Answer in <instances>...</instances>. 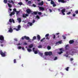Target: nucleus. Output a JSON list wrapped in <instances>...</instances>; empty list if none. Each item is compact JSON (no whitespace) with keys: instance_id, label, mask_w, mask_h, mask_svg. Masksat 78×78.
I'll return each mask as SVG.
<instances>
[{"instance_id":"obj_23","label":"nucleus","mask_w":78,"mask_h":78,"mask_svg":"<svg viewBox=\"0 0 78 78\" xmlns=\"http://www.w3.org/2000/svg\"><path fill=\"white\" fill-rule=\"evenodd\" d=\"M8 5L9 8H12V5L9 3H8Z\"/></svg>"},{"instance_id":"obj_37","label":"nucleus","mask_w":78,"mask_h":78,"mask_svg":"<svg viewBox=\"0 0 78 78\" xmlns=\"http://www.w3.org/2000/svg\"><path fill=\"white\" fill-rule=\"evenodd\" d=\"M36 39V36H34L33 37V39L34 40H35Z\"/></svg>"},{"instance_id":"obj_35","label":"nucleus","mask_w":78,"mask_h":78,"mask_svg":"<svg viewBox=\"0 0 78 78\" xmlns=\"http://www.w3.org/2000/svg\"><path fill=\"white\" fill-rule=\"evenodd\" d=\"M53 5V7H55V6H56V5L55 4V3Z\"/></svg>"},{"instance_id":"obj_50","label":"nucleus","mask_w":78,"mask_h":78,"mask_svg":"<svg viewBox=\"0 0 78 78\" xmlns=\"http://www.w3.org/2000/svg\"><path fill=\"white\" fill-rule=\"evenodd\" d=\"M70 60L71 61H73V59L72 58H70Z\"/></svg>"},{"instance_id":"obj_22","label":"nucleus","mask_w":78,"mask_h":78,"mask_svg":"<svg viewBox=\"0 0 78 78\" xmlns=\"http://www.w3.org/2000/svg\"><path fill=\"white\" fill-rule=\"evenodd\" d=\"M27 51H28V52H31V51H32V50L30 48H27Z\"/></svg>"},{"instance_id":"obj_42","label":"nucleus","mask_w":78,"mask_h":78,"mask_svg":"<svg viewBox=\"0 0 78 78\" xmlns=\"http://www.w3.org/2000/svg\"><path fill=\"white\" fill-rule=\"evenodd\" d=\"M75 13L76 14H78V10H76L75 11Z\"/></svg>"},{"instance_id":"obj_40","label":"nucleus","mask_w":78,"mask_h":78,"mask_svg":"<svg viewBox=\"0 0 78 78\" xmlns=\"http://www.w3.org/2000/svg\"><path fill=\"white\" fill-rule=\"evenodd\" d=\"M71 14V12H69L67 13V15H69V14Z\"/></svg>"},{"instance_id":"obj_56","label":"nucleus","mask_w":78,"mask_h":78,"mask_svg":"<svg viewBox=\"0 0 78 78\" xmlns=\"http://www.w3.org/2000/svg\"><path fill=\"white\" fill-rule=\"evenodd\" d=\"M33 6H34V7H36V5L35 4H33Z\"/></svg>"},{"instance_id":"obj_15","label":"nucleus","mask_w":78,"mask_h":78,"mask_svg":"<svg viewBox=\"0 0 78 78\" xmlns=\"http://www.w3.org/2000/svg\"><path fill=\"white\" fill-rule=\"evenodd\" d=\"M38 5L41 6H42L44 5V2L42 1L41 2L38 3Z\"/></svg>"},{"instance_id":"obj_11","label":"nucleus","mask_w":78,"mask_h":78,"mask_svg":"<svg viewBox=\"0 0 78 78\" xmlns=\"http://www.w3.org/2000/svg\"><path fill=\"white\" fill-rule=\"evenodd\" d=\"M48 36H49V34H48L45 35V37H46V39H47V40H49L50 39V38L48 37Z\"/></svg>"},{"instance_id":"obj_14","label":"nucleus","mask_w":78,"mask_h":78,"mask_svg":"<svg viewBox=\"0 0 78 78\" xmlns=\"http://www.w3.org/2000/svg\"><path fill=\"white\" fill-rule=\"evenodd\" d=\"M8 2H9V3H12L13 4H14V2L12 0H8Z\"/></svg>"},{"instance_id":"obj_2","label":"nucleus","mask_w":78,"mask_h":78,"mask_svg":"<svg viewBox=\"0 0 78 78\" xmlns=\"http://www.w3.org/2000/svg\"><path fill=\"white\" fill-rule=\"evenodd\" d=\"M39 14V15H41L42 14V12H38L37 11H34L33 12V13H31V15H37V14Z\"/></svg>"},{"instance_id":"obj_44","label":"nucleus","mask_w":78,"mask_h":78,"mask_svg":"<svg viewBox=\"0 0 78 78\" xmlns=\"http://www.w3.org/2000/svg\"><path fill=\"white\" fill-rule=\"evenodd\" d=\"M14 63H16V59H14L13 61Z\"/></svg>"},{"instance_id":"obj_39","label":"nucleus","mask_w":78,"mask_h":78,"mask_svg":"<svg viewBox=\"0 0 78 78\" xmlns=\"http://www.w3.org/2000/svg\"><path fill=\"white\" fill-rule=\"evenodd\" d=\"M58 53L59 55H61L62 53V51H60V52H58Z\"/></svg>"},{"instance_id":"obj_20","label":"nucleus","mask_w":78,"mask_h":78,"mask_svg":"<svg viewBox=\"0 0 78 78\" xmlns=\"http://www.w3.org/2000/svg\"><path fill=\"white\" fill-rule=\"evenodd\" d=\"M66 50H68L69 49V45L67 44L66 45L65 47Z\"/></svg>"},{"instance_id":"obj_31","label":"nucleus","mask_w":78,"mask_h":78,"mask_svg":"<svg viewBox=\"0 0 78 78\" xmlns=\"http://www.w3.org/2000/svg\"><path fill=\"white\" fill-rule=\"evenodd\" d=\"M13 12H16L17 11V9H16V8H14L13 9Z\"/></svg>"},{"instance_id":"obj_29","label":"nucleus","mask_w":78,"mask_h":78,"mask_svg":"<svg viewBox=\"0 0 78 78\" xmlns=\"http://www.w3.org/2000/svg\"><path fill=\"white\" fill-rule=\"evenodd\" d=\"M4 3H7V2H8V0H4Z\"/></svg>"},{"instance_id":"obj_32","label":"nucleus","mask_w":78,"mask_h":78,"mask_svg":"<svg viewBox=\"0 0 78 78\" xmlns=\"http://www.w3.org/2000/svg\"><path fill=\"white\" fill-rule=\"evenodd\" d=\"M47 48L48 50H50L51 49V47L50 46H48L47 47Z\"/></svg>"},{"instance_id":"obj_55","label":"nucleus","mask_w":78,"mask_h":78,"mask_svg":"<svg viewBox=\"0 0 78 78\" xmlns=\"http://www.w3.org/2000/svg\"><path fill=\"white\" fill-rule=\"evenodd\" d=\"M0 45H1V47H3L4 45H3V44H1Z\"/></svg>"},{"instance_id":"obj_45","label":"nucleus","mask_w":78,"mask_h":78,"mask_svg":"<svg viewBox=\"0 0 78 78\" xmlns=\"http://www.w3.org/2000/svg\"><path fill=\"white\" fill-rule=\"evenodd\" d=\"M57 59H58V58L57 57H55V58L54 59V60H57Z\"/></svg>"},{"instance_id":"obj_49","label":"nucleus","mask_w":78,"mask_h":78,"mask_svg":"<svg viewBox=\"0 0 78 78\" xmlns=\"http://www.w3.org/2000/svg\"><path fill=\"white\" fill-rule=\"evenodd\" d=\"M56 37V36H55V35H54V36H53V39H55Z\"/></svg>"},{"instance_id":"obj_26","label":"nucleus","mask_w":78,"mask_h":78,"mask_svg":"<svg viewBox=\"0 0 78 78\" xmlns=\"http://www.w3.org/2000/svg\"><path fill=\"white\" fill-rule=\"evenodd\" d=\"M28 24H29V25H30V26H32V25H33V23L29 22L28 23Z\"/></svg>"},{"instance_id":"obj_51","label":"nucleus","mask_w":78,"mask_h":78,"mask_svg":"<svg viewBox=\"0 0 78 78\" xmlns=\"http://www.w3.org/2000/svg\"><path fill=\"white\" fill-rule=\"evenodd\" d=\"M73 17H75V16H76V14H73Z\"/></svg>"},{"instance_id":"obj_18","label":"nucleus","mask_w":78,"mask_h":78,"mask_svg":"<svg viewBox=\"0 0 78 78\" xmlns=\"http://www.w3.org/2000/svg\"><path fill=\"white\" fill-rule=\"evenodd\" d=\"M69 42L70 44H72L74 43V41L73 40H71L69 41Z\"/></svg>"},{"instance_id":"obj_4","label":"nucleus","mask_w":78,"mask_h":78,"mask_svg":"<svg viewBox=\"0 0 78 78\" xmlns=\"http://www.w3.org/2000/svg\"><path fill=\"white\" fill-rule=\"evenodd\" d=\"M0 55H1L2 57H5V56H6L5 54H6V52H3L2 51H0Z\"/></svg>"},{"instance_id":"obj_9","label":"nucleus","mask_w":78,"mask_h":78,"mask_svg":"<svg viewBox=\"0 0 78 78\" xmlns=\"http://www.w3.org/2000/svg\"><path fill=\"white\" fill-rule=\"evenodd\" d=\"M35 49V48H33V51H34V53L35 54H37L38 53V51H35L34 50Z\"/></svg>"},{"instance_id":"obj_21","label":"nucleus","mask_w":78,"mask_h":78,"mask_svg":"<svg viewBox=\"0 0 78 78\" xmlns=\"http://www.w3.org/2000/svg\"><path fill=\"white\" fill-rule=\"evenodd\" d=\"M33 47V44H30L29 46V48H32Z\"/></svg>"},{"instance_id":"obj_13","label":"nucleus","mask_w":78,"mask_h":78,"mask_svg":"<svg viewBox=\"0 0 78 78\" xmlns=\"http://www.w3.org/2000/svg\"><path fill=\"white\" fill-rule=\"evenodd\" d=\"M58 2H61V3H66V1L64 0H58Z\"/></svg>"},{"instance_id":"obj_59","label":"nucleus","mask_w":78,"mask_h":78,"mask_svg":"<svg viewBox=\"0 0 78 78\" xmlns=\"http://www.w3.org/2000/svg\"><path fill=\"white\" fill-rule=\"evenodd\" d=\"M58 10L59 12H60V11H61V9H58Z\"/></svg>"},{"instance_id":"obj_64","label":"nucleus","mask_w":78,"mask_h":78,"mask_svg":"<svg viewBox=\"0 0 78 78\" xmlns=\"http://www.w3.org/2000/svg\"><path fill=\"white\" fill-rule=\"evenodd\" d=\"M9 10H10V11H12V9H10V8H9Z\"/></svg>"},{"instance_id":"obj_34","label":"nucleus","mask_w":78,"mask_h":78,"mask_svg":"<svg viewBox=\"0 0 78 78\" xmlns=\"http://www.w3.org/2000/svg\"><path fill=\"white\" fill-rule=\"evenodd\" d=\"M42 46L41 45H39L38 46V48H42Z\"/></svg>"},{"instance_id":"obj_53","label":"nucleus","mask_w":78,"mask_h":78,"mask_svg":"<svg viewBox=\"0 0 78 78\" xmlns=\"http://www.w3.org/2000/svg\"><path fill=\"white\" fill-rule=\"evenodd\" d=\"M18 48H19V49H21L22 48V47L19 46Z\"/></svg>"},{"instance_id":"obj_5","label":"nucleus","mask_w":78,"mask_h":78,"mask_svg":"<svg viewBox=\"0 0 78 78\" xmlns=\"http://www.w3.org/2000/svg\"><path fill=\"white\" fill-rule=\"evenodd\" d=\"M21 39L22 40H24V39H25L26 40H30V37L27 36H24L22 37Z\"/></svg>"},{"instance_id":"obj_33","label":"nucleus","mask_w":78,"mask_h":78,"mask_svg":"<svg viewBox=\"0 0 78 78\" xmlns=\"http://www.w3.org/2000/svg\"><path fill=\"white\" fill-rule=\"evenodd\" d=\"M69 67H67L66 69H65V70H66V71H69Z\"/></svg>"},{"instance_id":"obj_38","label":"nucleus","mask_w":78,"mask_h":78,"mask_svg":"<svg viewBox=\"0 0 78 78\" xmlns=\"http://www.w3.org/2000/svg\"><path fill=\"white\" fill-rule=\"evenodd\" d=\"M16 12V14H18L20 12V11H17Z\"/></svg>"},{"instance_id":"obj_6","label":"nucleus","mask_w":78,"mask_h":78,"mask_svg":"<svg viewBox=\"0 0 78 78\" xmlns=\"http://www.w3.org/2000/svg\"><path fill=\"white\" fill-rule=\"evenodd\" d=\"M26 12L27 14H30V13H31L32 11L30 9H27L26 10Z\"/></svg>"},{"instance_id":"obj_47","label":"nucleus","mask_w":78,"mask_h":78,"mask_svg":"<svg viewBox=\"0 0 78 78\" xmlns=\"http://www.w3.org/2000/svg\"><path fill=\"white\" fill-rule=\"evenodd\" d=\"M62 37H63V39H66V37H65V36H63Z\"/></svg>"},{"instance_id":"obj_3","label":"nucleus","mask_w":78,"mask_h":78,"mask_svg":"<svg viewBox=\"0 0 78 78\" xmlns=\"http://www.w3.org/2000/svg\"><path fill=\"white\" fill-rule=\"evenodd\" d=\"M52 52L49 51V52H45L44 55H46V56H48L49 55L50 56V55H52Z\"/></svg>"},{"instance_id":"obj_24","label":"nucleus","mask_w":78,"mask_h":78,"mask_svg":"<svg viewBox=\"0 0 78 78\" xmlns=\"http://www.w3.org/2000/svg\"><path fill=\"white\" fill-rule=\"evenodd\" d=\"M17 20H18V21H19V22H20V23L21 22V21H22V20H21V18H18Z\"/></svg>"},{"instance_id":"obj_46","label":"nucleus","mask_w":78,"mask_h":78,"mask_svg":"<svg viewBox=\"0 0 78 78\" xmlns=\"http://www.w3.org/2000/svg\"><path fill=\"white\" fill-rule=\"evenodd\" d=\"M28 3H29V4H31V1H29L28 2Z\"/></svg>"},{"instance_id":"obj_63","label":"nucleus","mask_w":78,"mask_h":78,"mask_svg":"<svg viewBox=\"0 0 78 78\" xmlns=\"http://www.w3.org/2000/svg\"><path fill=\"white\" fill-rule=\"evenodd\" d=\"M56 34L57 35H58V34H59V33H56Z\"/></svg>"},{"instance_id":"obj_58","label":"nucleus","mask_w":78,"mask_h":78,"mask_svg":"<svg viewBox=\"0 0 78 78\" xmlns=\"http://www.w3.org/2000/svg\"><path fill=\"white\" fill-rule=\"evenodd\" d=\"M24 45H27V43L26 42H25L24 44Z\"/></svg>"},{"instance_id":"obj_54","label":"nucleus","mask_w":78,"mask_h":78,"mask_svg":"<svg viewBox=\"0 0 78 78\" xmlns=\"http://www.w3.org/2000/svg\"><path fill=\"white\" fill-rule=\"evenodd\" d=\"M49 10L50 12H52V10H51V9H49Z\"/></svg>"},{"instance_id":"obj_43","label":"nucleus","mask_w":78,"mask_h":78,"mask_svg":"<svg viewBox=\"0 0 78 78\" xmlns=\"http://www.w3.org/2000/svg\"><path fill=\"white\" fill-rule=\"evenodd\" d=\"M36 18H37V19H40V18L39 17V16L38 15H37L36 16Z\"/></svg>"},{"instance_id":"obj_10","label":"nucleus","mask_w":78,"mask_h":78,"mask_svg":"<svg viewBox=\"0 0 78 78\" xmlns=\"http://www.w3.org/2000/svg\"><path fill=\"white\" fill-rule=\"evenodd\" d=\"M20 28H21V26H20V25H19L18 26V29L16 28H14L13 29L14 30H16V31H19V30H20Z\"/></svg>"},{"instance_id":"obj_62","label":"nucleus","mask_w":78,"mask_h":78,"mask_svg":"<svg viewBox=\"0 0 78 78\" xmlns=\"http://www.w3.org/2000/svg\"><path fill=\"white\" fill-rule=\"evenodd\" d=\"M22 49L23 50H25V48H24V47H23L22 48Z\"/></svg>"},{"instance_id":"obj_41","label":"nucleus","mask_w":78,"mask_h":78,"mask_svg":"<svg viewBox=\"0 0 78 78\" xmlns=\"http://www.w3.org/2000/svg\"><path fill=\"white\" fill-rule=\"evenodd\" d=\"M19 5H22V2H20L18 3Z\"/></svg>"},{"instance_id":"obj_19","label":"nucleus","mask_w":78,"mask_h":78,"mask_svg":"<svg viewBox=\"0 0 78 78\" xmlns=\"http://www.w3.org/2000/svg\"><path fill=\"white\" fill-rule=\"evenodd\" d=\"M15 14V12L13 11L9 15V16H12V15H14Z\"/></svg>"},{"instance_id":"obj_17","label":"nucleus","mask_w":78,"mask_h":78,"mask_svg":"<svg viewBox=\"0 0 78 78\" xmlns=\"http://www.w3.org/2000/svg\"><path fill=\"white\" fill-rule=\"evenodd\" d=\"M39 9L41 11H44V10H45L44 8L42 7H39Z\"/></svg>"},{"instance_id":"obj_61","label":"nucleus","mask_w":78,"mask_h":78,"mask_svg":"<svg viewBox=\"0 0 78 78\" xmlns=\"http://www.w3.org/2000/svg\"><path fill=\"white\" fill-rule=\"evenodd\" d=\"M14 40L16 41H17V39L15 38L14 39Z\"/></svg>"},{"instance_id":"obj_52","label":"nucleus","mask_w":78,"mask_h":78,"mask_svg":"<svg viewBox=\"0 0 78 78\" xmlns=\"http://www.w3.org/2000/svg\"><path fill=\"white\" fill-rule=\"evenodd\" d=\"M35 22V20H33L32 21V23H34Z\"/></svg>"},{"instance_id":"obj_25","label":"nucleus","mask_w":78,"mask_h":78,"mask_svg":"<svg viewBox=\"0 0 78 78\" xmlns=\"http://www.w3.org/2000/svg\"><path fill=\"white\" fill-rule=\"evenodd\" d=\"M39 55L41 56H43V53H41V52H39Z\"/></svg>"},{"instance_id":"obj_1","label":"nucleus","mask_w":78,"mask_h":78,"mask_svg":"<svg viewBox=\"0 0 78 78\" xmlns=\"http://www.w3.org/2000/svg\"><path fill=\"white\" fill-rule=\"evenodd\" d=\"M0 40H1V41H0V44H2L3 41H5L4 37L2 35H0Z\"/></svg>"},{"instance_id":"obj_7","label":"nucleus","mask_w":78,"mask_h":78,"mask_svg":"<svg viewBox=\"0 0 78 78\" xmlns=\"http://www.w3.org/2000/svg\"><path fill=\"white\" fill-rule=\"evenodd\" d=\"M28 16V15L27 14H23V18H27V17Z\"/></svg>"},{"instance_id":"obj_12","label":"nucleus","mask_w":78,"mask_h":78,"mask_svg":"<svg viewBox=\"0 0 78 78\" xmlns=\"http://www.w3.org/2000/svg\"><path fill=\"white\" fill-rule=\"evenodd\" d=\"M38 41H39L41 40V36L39 35H38L37 37Z\"/></svg>"},{"instance_id":"obj_27","label":"nucleus","mask_w":78,"mask_h":78,"mask_svg":"<svg viewBox=\"0 0 78 78\" xmlns=\"http://www.w3.org/2000/svg\"><path fill=\"white\" fill-rule=\"evenodd\" d=\"M54 3L55 2H54V1H51V5H53Z\"/></svg>"},{"instance_id":"obj_8","label":"nucleus","mask_w":78,"mask_h":78,"mask_svg":"<svg viewBox=\"0 0 78 78\" xmlns=\"http://www.w3.org/2000/svg\"><path fill=\"white\" fill-rule=\"evenodd\" d=\"M66 9H63L61 10L62 13V14L64 16L65 15V13H64V12H66Z\"/></svg>"},{"instance_id":"obj_30","label":"nucleus","mask_w":78,"mask_h":78,"mask_svg":"<svg viewBox=\"0 0 78 78\" xmlns=\"http://www.w3.org/2000/svg\"><path fill=\"white\" fill-rule=\"evenodd\" d=\"M44 39H45V37L43 38L42 39H41L40 40V42H42V41H44Z\"/></svg>"},{"instance_id":"obj_60","label":"nucleus","mask_w":78,"mask_h":78,"mask_svg":"<svg viewBox=\"0 0 78 78\" xmlns=\"http://www.w3.org/2000/svg\"><path fill=\"white\" fill-rule=\"evenodd\" d=\"M17 45H21V44H20V43H19Z\"/></svg>"},{"instance_id":"obj_28","label":"nucleus","mask_w":78,"mask_h":78,"mask_svg":"<svg viewBox=\"0 0 78 78\" xmlns=\"http://www.w3.org/2000/svg\"><path fill=\"white\" fill-rule=\"evenodd\" d=\"M62 43V41H60L56 43V44H61Z\"/></svg>"},{"instance_id":"obj_48","label":"nucleus","mask_w":78,"mask_h":78,"mask_svg":"<svg viewBox=\"0 0 78 78\" xmlns=\"http://www.w3.org/2000/svg\"><path fill=\"white\" fill-rule=\"evenodd\" d=\"M12 22H13V23H15V21H14V19H12Z\"/></svg>"},{"instance_id":"obj_57","label":"nucleus","mask_w":78,"mask_h":78,"mask_svg":"<svg viewBox=\"0 0 78 78\" xmlns=\"http://www.w3.org/2000/svg\"><path fill=\"white\" fill-rule=\"evenodd\" d=\"M60 51H62V48H60L59 49Z\"/></svg>"},{"instance_id":"obj_36","label":"nucleus","mask_w":78,"mask_h":78,"mask_svg":"<svg viewBox=\"0 0 78 78\" xmlns=\"http://www.w3.org/2000/svg\"><path fill=\"white\" fill-rule=\"evenodd\" d=\"M9 22H10V23H12V20L11 19H10L9 20Z\"/></svg>"},{"instance_id":"obj_16","label":"nucleus","mask_w":78,"mask_h":78,"mask_svg":"<svg viewBox=\"0 0 78 78\" xmlns=\"http://www.w3.org/2000/svg\"><path fill=\"white\" fill-rule=\"evenodd\" d=\"M9 33H12V32L13 31V30H12V28L10 27L9 30Z\"/></svg>"}]
</instances>
